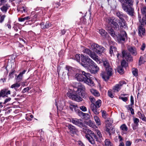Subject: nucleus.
Returning a JSON list of instances; mask_svg holds the SVG:
<instances>
[{"mask_svg":"<svg viewBox=\"0 0 146 146\" xmlns=\"http://www.w3.org/2000/svg\"><path fill=\"white\" fill-rule=\"evenodd\" d=\"M82 74H76L75 75V78L78 81L82 82L86 84L91 86H94V83L91 79V75L89 73H86L84 71L82 72Z\"/></svg>","mask_w":146,"mask_h":146,"instance_id":"obj_3","label":"nucleus"},{"mask_svg":"<svg viewBox=\"0 0 146 146\" xmlns=\"http://www.w3.org/2000/svg\"><path fill=\"white\" fill-rule=\"evenodd\" d=\"M117 44L115 42H113L112 44L110 46V53L111 56L112 55H115L117 52V48L116 47Z\"/></svg>","mask_w":146,"mask_h":146,"instance_id":"obj_9","label":"nucleus"},{"mask_svg":"<svg viewBox=\"0 0 146 146\" xmlns=\"http://www.w3.org/2000/svg\"><path fill=\"white\" fill-rule=\"evenodd\" d=\"M70 121L74 124L80 127H83L84 126L81 120L77 118H72Z\"/></svg>","mask_w":146,"mask_h":146,"instance_id":"obj_12","label":"nucleus"},{"mask_svg":"<svg viewBox=\"0 0 146 146\" xmlns=\"http://www.w3.org/2000/svg\"><path fill=\"white\" fill-rule=\"evenodd\" d=\"M91 47L93 50L99 54H101L104 49V48L102 46H99L96 43L92 44L91 45Z\"/></svg>","mask_w":146,"mask_h":146,"instance_id":"obj_8","label":"nucleus"},{"mask_svg":"<svg viewBox=\"0 0 146 146\" xmlns=\"http://www.w3.org/2000/svg\"><path fill=\"white\" fill-rule=\"evenodd\" d=\"M117 72L120 74H123L124 72L123 67L121 66H119L117 68Z\"/></svg>","mask_w":146,"mask_h":146,"instance_id":"obj_38","label":"nucleus"},{"mask_svg":"<svg viewBox=\"0 0 146 146\" xmlns=\"http://www.w3.org/2000/svg\"><path fill=\"white\" fill-rule=\"evenodd\" d=\"M87 124L90 127H92L93 126L94 124L90 120L87 122Z\"/></svg>","mask_w":146,"mask_h":146,"instance_id":"obj_52","label":"nucleus"},{"mask_svg":"<svg viewBox=\"0 0 146 146\" xmlns=\"http://www.w3.org/2000/svg\"><path fill=\"white\" fill-rule=\"evenodd\" d=\"M93 60L95 61L98 63H101L99 57L94 52H92L89 56Z\"/></svg>","mask_w":146,"mask_h":146,"instance_id":"obj_16","label":"nucleus"},{"mask_svg":"<svg viewBox=\"0 0 146 146\" xmlns=\"http://www.w3.org/2000/svg\"><path fill=\"white\" fill-rule=\"evenodd\" d=\"M141 11L143 14H146V7H143L141 9Z\"/></svg>","mask_w":146,"mask_h":146,"instance_id":"obj_50","label":"nucleus"},{"mask_svg":"<svg viewBox=\"0 0 146 146\" xmlns=\"http://www.w3.org/2000/svg\"><path fill=\"white\" fill-rule=\"evenodd\" d=\"M85 88L84 86L79 88H74L73 91L70 90L67 93V96L73 100L77 102H80L82 100V98H86L87 94L85 91Z\"/></svg>","mask_w":146,"mask_h":146,"instance_id":"obj_1","label":"nucleus"},{"mask_svg":"<svg viewBox=\"0 0 146 146\" xmlns=\"http://www.w3.org/2000/svg\"><path fill=\"white\" fill-rule=\"evenodd\" d=\"M118 23L120 27L125 28L126 27L127 25L125 19H120L118 21Z\"/></svg>","mask_w":146,"mask_h":146,"instance_id":"obj_25","label":"nucleus"},{"mask_svg":"<svg viewBox=\"0 0 146 146\" xmlns=\"http://www.w3.org/2000/svg\"><path fill=\"white\" fill-rule=\"evenodd\" d=\"M90 100L92 103V104L94 103L95 101V99L93 97H90Z\"/></svg>","mask_w":146,"mask_h":146,"instance_id":"obj_61","label":"nucleus"},{"mask_svg":"<svg viewBox=\"0 0 146 146\" xmlns=\"http://www.w3.org/2000/svg\"><path fill=\"white\" fill-rule=\"evenodd\" d=\"M120 87L119 85L118 84H116L113 88L112 90L113 91V92H118L120 90Z\"/></svg>","mask_w":146,"mask_h":146,"instance_id":"obj_29","label":"nucleus"},{"mask_svg":"<svg viewBox=\"0 0 146 146\" xmlns=\"http://www.w3.org/2000/svg\"><path fill=\"white\" fill-rule=\"evenodd\" d=\"M120 129L121 131V132L124 134L126 133L128 130V128L125 124L122 125L120 127Z\"/></svg>","mask_w":146,"mask_h":146,"instance_id":"obj_26","label":"nucleus"},{"mask_svg":"<svg viewBox=\"0 0 146 146\" xmlns=\"http://www.w3.org/2000/svg\"><path fill=\"white\" fill-rule=\"evenodd\" d=\"M106 71L107 73L102 72L101 74V75L102 78L106 81L108 80L109 78L111 76L112 74V72H111V75L110 76L108 73V71Z\"/></svg>","mask_w":146,"mask_h":146,"instance_id":"obj_19","label":"nucleus"},{"mask_svg":"<svg viewBox=\"0 0 146 146\" xmlns=\"http://www.w3.org/2000/svg\"><path fill=\"white\" fill-rule=\"evenodd\" d=\"M114 93L113 91L112 90H110L108 92V95L110 97L113 98L114 95Z\"/></svg>","mask_w":146,"mask_h":146,"instance_id":"obj_34","label":"nucleus"},{"mask_svg":"<svg viewBox=\"0 0 146 146\" xmlns=\"http://www.w3.org/2000/svg\"><path fill=\"white\" fill-rule=\"evenodd\" d=\"M83 52L88 54L89 56L90 55V54L92 52L88 48H85L83 50Z\"/></svg>","mask_w":146,"mask_h":146,"instance_id":"obj_40","label":"nucleus"},{"mask_svg":"<svg viewBox=\"0 0 146 146\" xmlns=\"http://www.w3.org/2000/svg\"><path fill=\"white\" fill-rule=\"evenodd\" d=\"M116 15L120 19H126L127 18V16L124 14L123 12L118 11L116 13Z\"/></svg>","mask_w":146,"mask_h":146,"instance_id":"obj_18","label":"nucleus"},{"mask_svg":"<svg viewBox=\"0 0 146 146\" xmlns=\"http://www.w3.org/2000/svg\"><path fill=\"white\" fill-rule=\"evenodd\" d=\"M1 17L0 19V22L2 23L4 20V19L6 17L5 15H4L2 16H0Z\"/></svg>","mask_w":146,"mask_h":146,"instance_id":"obj_53","label":"nucleus"},{"mask_svg":"<svg viewBox=\"0 0 146 146\" xmlns=\"http://www.w3.org/2000/svg\"><path fill=\"white\" fill-rule=\"evenodd\" d=\"M106 30L113 37H115V32L111 27L108 26L106 27Z\"/></svg>","mask_w":146,"mask_h":146,"instance_id":"obj_21","label":"nucleus"},{"mask_svg":"<svg viewBox=\"0 0 146 146\" xmlns=\"http://www.w3.org/2000/svg\"><path fill=\"white\" fill-rule=\"evenodd\" d=\"M102 101L100 100H98L94 103L91 104L90 105V108L93 113L96 115L99 114V109L101 105Z\"/></svg>","mask_w":146,"mask_h":146,"instance_id":"obj_6","label":"nucleus"},{"mask_svg":"<svg viewBox=\"0 0 146 146\" xmlns=\"http://www.w3.org/2000/svg\"><path fill=\"white\" fill-rule=\"evenodd\" d=\"M146 47L145 44L144 43H143L141 47V49L142 50H144Z\"/></svg>","mask_w":146,"mask_h":146,"instance_id":"obj_60","label":"nucleus"},{"mask_svg":"<svg viewBox=\"0 0 146 146\" xmlns=\"http://www.w3.org/2000/svg\"><path fill=\"white\" fill-rule=\"evenodd\" d=\"M126 62L124 60H123L121 62V66L122 67H125L126 66Z\"/></svg>","mask_w":146,"mask_h":146,"instance_id":"obj_54","label":"nucleus"},{"mask_svg":"<svg viewBox=\"0 0 146 146\" xmlns=\"http://www.w3.org/2000/svg\"><path fill=\"white\" fill-rule=\"evenodd\" d=\"M65 68L66 70L68 71V74L69 73H70L72 72L73 71V68L70 66L68 65L66 66L65 67Z\"/></svg>","mask_w":146,"mask_h":146,"instance_id":"obj_36","label":"nucleus"},{"mask_svg":"<svg viewBox=\"0 0 146 146\" xmlns=\"http://www.w3.org/2000/svg\"><path fill=\"white\" fill-rule=\"evenodd\" d=\"M90 91L95 96L98 97L100 96V94L99 92L95 89H91L90 90Z\"/></svg>","mask_w":146,"mask_h":146,"instance_id":"obj_28","label":"nucleus"},{"mask_svg":"<svg viewBox=\"0 0 146 146\" xmlns=\"http://www.w3.org/2000/svg\"><path fill=\"white\" fill-rule=\"evenodd\" d=\"M131 143V142L130 141H127L125 143V145L126 146H130Z\"/></svg>","mask_w":146,"mask_h":146,"instance_id":"obj_57","label":"nucleus"},{"mask_svg":"<svg viewBox=\"0 0 146 146\" xmlns=\"http://www.w3.org/2000/svg\"><path fill=\"white\" fill-rule=\"evenodd\" d=\"M43 28H48L50 26L49 23L48 21H47L45 24H43Z\"/></svg>","mask_w":146,"mask_h":146,"instance_id":"obj_44","label":"nucleus"},{"mask_svg":"<svg viewBox=\"0 0 146 146\" xmlns=\"http://www.w3.org/2000/svg\"><path fill=\"white\" fill-rule=\"evenodd\" d=\"M128 50L133 56H136L137 54L136 49L134 47H129L128 48Z\"/></svg>","mask_w":146,"mask_h":146,"instance_id":"obj_20","label":"nucleus"},{"mask_svg":"<svg viewBox=\"0 0 146 146\" xmlns=\"http://www.w3.org/2000/svg\"><path fill=\"white\" fill-rule=\"evenodd\" d=\"M138 18L139 21L141 24L140 25H145L146 26V15L143 17L142 19H141V17L139 15Z\"/></svg>","mask_w":146,"mask_h":146,"instance_id":"obj_23","label":"nucleus"},{"mask_svg":"<svg viewBox=\"0 0 146 146\" xmlns=\"http://www.w3.org/2000/svg\"><path fill=\"white\" fill-rule=\"evenodd\" d=\"M133 105H131V104L129 105L126 106V108L128 110H131V109H132V106Z\"/></svg>","mask_w":146,"mask_h":146,"instance_id":"obj_56","label":"nucleus"},{"mask_svg":"<svg viewBox=\"0 0 146 146\" xmlns=\"http://www.w3.org/2000/svg\"><path fill=\"white\" fill-rule=\"evenodd\" d=\"M133 120L134 124L136 126H138L139 123V120L138 118L133 117Z\"/></svg>","mask_w":146,"mask_h":146,"instance_id":"obj_37","label":"nucleus"},{"mask_svg":"<svg viewBox=\"0 0 146 146\" xmlns=\"http://www.w3.org/2000/svg\"><path fill=\"white\" fill-rule=\"evenodd\" d=\"M101 111L102 112V117L105 119L107 117V115L108 114L106 113V111L105 110H101Z\"/></svg>","mask_w":146,"mask_h":146,"instance_id":"obj_43","label":"nucleus"},{"mask_svg":"<svg viewBox=\"0 0 146 146\" xmlns=\"http://www.w3.org/2000/svg\"><path fill=\"white\" fill-rule=\"evenodd\" d=\"M126 84V82L125 81H120L119 82L118 84L119 85V86L121 87L122 86L123 84Z\"/></svg>","mask_w":146,"mask_h":146,"instance_id":"obj_58","label":"nucleus"},{"mask_svg":"<svg viewBox=\"0 0 146 146\" xmlns=\"http://www.w3.org/2000/svg\"><path fill=\"white\" fill-rule=\"evenodd\" d=\"M77 112L78 113V115L81 117H82L84 113L78 109L77 110Z\"/></svg>","mask_w":146,"mask_h":146,"instance_id":"obj_47","label":"nucleus"},{"mask_svg":"<svg viewBox=\"0 0 146 146\" xmlns=\"http://www.w3.org/2000/svg\"><path fill=\"white\" fill-rule=\"evenodd\" d=\"M31 19V17L30 16H28L25 17L24 18H19L18 19V21L20 22H23L25 20H27L30 19Z\"/></svg>","mask_w":146,"mask_h":146,"instance_id":"obj_33","label":"nucleus"},{"mask_svg":"<svg viewBox=\"0 0 146 146\" xmlns=\"http://www.w3.org/2000/svg\"><path fill=\"white\" fill-rule=\"evenodd\" d=\"M106 127H108L110 128V129H111V130L112 131V133H114L115 132V130L113 131V129L112 127L111 124L110 123H107L106 125Z\"/></svg>","mask_w":146,"mask_h":146,"instance_id":"obj_45","label":"nucleus"},{"mask_svg":"<svg viewBox=\"0 0 146 146\" xmlns=\"http://www.w3.org/2000/svg\"><path fill=\"white\" fill-rule=\"evenodd\" d=\"M10 94V91L9 90L7 91L6 89L2 90L0 91V99L1 97H4L5 96L7 97V96Z\"/></svg>","mask_w":146,"mask_h":146,"instance_id":"obj_17","label":"nucleus"},{"mask_svg":"<svg viewBox=\"0 0 146 146\" xmlns=\"http://www.w3.org/2000/svg\"><path fill=\"white\" fill-rule=\"evenodd\" d=\"M90 117V116L88 114L84 113L82 117L83 118H84L85 119L87 120L89 119Z\"/></svg>","mask_w":146,"mask_h":146,"instance_id":"obj_46","label":"nucleus"},{"mask_svg":"<svg viewBox=\"0 0 146 146\" xmlns=\"http://www.w3.org/2000/svg\"><path fill=\"white\" fill-rule=\"evenodd\" d=\"M80 20L81 21H82V20H83V21H84V22L83 23L84 24L86 22V19L84 17H83L82 18H81V19H80Z\"/></svg>","mask_w":146,"mask_h":146,"instance_id":"obj_64","label":"nucleus"},{"mask_svg":"<svg viewBox=\"0 0 146 146\" xmlns=\"http://www.w3.org/2000/svg\"><path fill=\"white\" fill-rule=\"evenodd\" d=\"M80 54H76L75 56V58L76 60L78 62H79L80 61Z\"/></svg>","mask_w":146,"mask_h":146,"instance_id":"obj_49","label":"nucleus"},{"mask_svg":"<svg viewBox=\"0 0 146 146\" xmlns=\"http://www.w3.org/2000/svg\"><path fill=\"white\" fill-rule=\"evenodd\" d=\"M20 86V85L19 84H18V83H16L12 85L11 86V88H14L15 89H16L17 88L19 87Z\"/></svg>","mask_w":146,"mask_h":146,"instance_id":"obj_41","label":"nucleus"},{"mask_svg":"<svg viewBox=\"0 0 146 146\" xmlns=\"http://www.w3.org/2000/svg\"><path fill=\"white\" fill-rule=\"evenodd\" d=\"M23 76H22V75L19 74L16 78L17 81L18 82H19L21 81L22 79Z\"/></svg>","mask_w":146,"mask_h":146,"instance_id":"obj_42","label":"nucleus"},{"mask_svg":"<svg viewBox=\"0 0 146 146\" xmlns=\"http://www.w3.org/2000/svg\"><path fill=\"white\" fill-rule=\"evenodd\" d=\"M131 104V105H133L134 104L133 98L132 96H131L130 98Z\"/></svg>","mask_w":146,"mask_h":146,"instance_id":"obj_55","label":"nucleus"},{"mask_svg":"<svg viewBox=\"0 0 146 146\" xmlns=\"http://www.w3.org/2000/svg\"><path fill=\"white\" fill-rule=\"evenodd\" d=\"M105 20L108 25H112L115 29L119 30V26L117 23L118 20L115 17L112 16L106 18Z\"/></svg>","mask_w":146,"mask_h":146,"instance_id":"obj_5","label":"nucleus"},{"mask_svg":"<svg viewBox=\"0 0 146 146\" xmlns=\"http://www.w3.org/2000/svg\"><path fill=\"white\" fill-rule=\"evenodd\" d=\"M104 142L105 146H113V143L111 142L109 139H106Z\"/></svg>","mask_w":146,"mask_h":146,"instance_id":"obj_30","label":"nucleus"},{"mask_svg":"<svg viewBox=\"0 0 146 146\" xmlns=\"http://www.w3.org/2000/svg\"><path fill=\"white\" fill-rule=\"evenodd\" d=\"M111 130V129H110V128L107 127H106V131L108 132L110 135H111V133H110V130Z\"/></svg>","mask_w":146,"mask_h":146,"instance_id":"obj_59","label":"nucleus"},{"mask_svg":"<svg viewBox=\"0 0 146 146\" xmlns=\"http://www.w3.org/2000/svg\"><path fill=\"white\" fill-rule=\"evenodd\" d=\"M96 132L97 134V135L98 136L99 139L102 141V139H103L102 135L100 131L98 130L97 129L96 130Z\"/></svg>","mask_w":146,"mask_h":146,"instance_id":"obj_39","label":"nucleus"},{"mask_svg":"<svg viewBox=\"0 0 146 146\" xmlns=\"http://www.w3.org/2000/svg\"><path fill=\"white\" fill-rule=\"evenodd\" d=\"M88 134L86 135V137L89 142L92 144H95V140L97 141L100 142L101 141L97 136L91 130L88 129Z\"/></svg>","mask_w":146,"mask_h":146,"instance_id":"obj_4","label":"nucleus"},{"mask_svg":"<svg viewBox=\"0 0 146 146\" xmlns=\"http://www.w3.org/2000/svg\"><path fill=\"white\" fill-rule=\"evenodd\" d=\"M139 35L140 36H142L145 33V29L141 25L139 26Z\"/></svg>","mask_w":146,"mask_h":146,"instance_id":"obj_24","label":"nucleus"},{"mask_svg":"<svg viewBox=\"0 0 146 146\" xmlns=\"http://www.w3.org/2000/svg\"><path fill=\"white\" fill-rule=\"evenodd\" d=\"M103 65L105 68L106 71H108V73L110 76L111 75V72H112V69L110 66L108 61L107 60H105L103 61Z\"/></svg>","mask_w":146,"mask_h":146,"instance_id":"obj_11","label":"nucleus"},{"mask_svg":"<svg viewBox=\"0 0 146 146\" xmlns=\"http://www.w3.org/2000/svg\"><path fill=\"white\" fill-rule=\"evenodd\" d=\"M80 108L82 111H87L86 107L84 106H80Z\"/></svg>","mask_w":146,"mask_h":146,"instance_id":"obj_51","label":"nucleus"},{"mask_svg":"<svg viewBox=\"0 0 146 146\" xmlns=\"http://www.w3.org/2000/svg\"><path fill=\"white\" fill-rule=\"evenodd\" d=\"M94 118L96 122L98 125H101L100 120L98 116L96 115L95 116H94Z\"/></svg>","mask_w":146,"mask_h":146,"instance_id":"obj_31","label":"nucleus"},{"mask_svg":"<svg viewBox=\"0 0 146 146\" xmlns=\"http://www.w3.org/2000/svg\"><path fill=\"white\" fill-rule=\"evenodd\" d=\"M132 73L133 75L135 76H138V70L136 68H133L132 69Z\"/></svg>","mask_w":146,"mask_h":146,"instance_id":"obj_32","label":"nucleus"},{"mask_svg":"<svg viewBox=\"0 0 146 146\" xmlns=\"http://www.w3.org/2000/svg\"><path fill=\"white\" fill-rule=\"evenodd\" d=\"M133 6L127 5L122 6V7L124 11L127 13L130 16H132L133 15L134 12V9L132 7Z\"/></svg>","mask_w":146,"mask_h":146,"instance_id":"obj_7","label":"nucleus"},{"mask_svg":"<svg viewBox=\"0 0 146 146\" xmlns=\"http://www.w3.org/2000/svg\"><path fill=\"white\" fill-rule=\"evenodd\" d=\"M10 7V6L9 5L6 4L3 5L0 8V9L4 13H6Z\"/></svg>","mask_w":146,"mask_h":146,"instance_id":"obj_27","label":"nucleus"},{"mask_svg":"<svg viewBox=\"0 0 146 146\" xmlns=\"http://www.w3.org/2000/svg\"><path fill=\"white\" fill-rule=\"evenodd\" d=\"M30 89V88H29L28 87H27L26 88H24L22 90V93H24L27 92H28Z\"/></svg>","mask_w":146,"mask_h":146,"instance_id":"obj_48","label":"nucleus"},{"mask_svg":"<svg viewBox=\"0 0 146 146\" xmlns=\"http://www.w3.org/2000/svg\"><path fill=\"white\" fill-rule=\"evenodd\" d=\"M11 99V98H8L6 99L5 100V101L4 103L5 104L6 103H7L8 102H9L10 101Z\"/></svg>","mask_w":146,"mask_h":146,"instance_id":"obj_63","label":"nucleus"},{"mask_svg":"<svg viewBox=\"0 0 146 146\" xmlns=\"http://www.w3.org/2000/svg\"><path fill=\"white\" fill-rule=\"evenodd\" d=\"M99 32L100 34L103 36H105L107 34V32L103 29H101L99 30Z\"/></svg>","mask_w":146,"mask_h":146,"instance_id":"obj_35","label":"nucleus"},{"mask_svg":"<svg viewBox=\"0 0 146 146\" xmlns=\"http://www.w3.org/2000/svg\"><path fill=\"white\" fill-rule=\"evenodd\" d=\"M127 36L125 31H122L120 34L118 35V40L120 41L125 42L127 40Z\"/></svg>","mask_w":146,"mask_h":146,"instance_id":"obj_10","label":"nucleus"},{"mask_svg":"<svg viewBox=\"0 0 146 146\" xmlns=\"http://www.w3.org/2000/svg\"><path fill=\"white\" fill-rule=\"evenodd\" d=\"M70 109L72 111H75L77 112V110L78 109V107L77 105L74 104L72 103H70L69 106Z\"/></svg>","mask_w":146,"mask_h":146,"instance_id":"obj_22","label":"nucleus"},{"mask_svg":"<svg viewBox=\"0 0 146 146\" xmlns=\"http://www.w3.org/2000/svg\"><path fill=\"white\" fill-rule=\"evenodd\" d=\"M122 54L123 58H125L127 61H130L132 60L131 56L129 53L124 50L122 51Z\"/></svg>","mask_w":146,"mask_h":146,"instance_id":"obj_14","label":"nucleus"},{"mask_svg":"<svg viewBox=\"0 0 146 146\" xmlns=\"http://www.w3.org/2000/svg\"><path fill=\"white\" fill-rule=\"evenodd\" d=\"M68 129H69L70 132L72 134H76L78 131V129L74 126L71 124H69L67 126Z\"/></svg>","mask_w":146,"mask_h":146,"instance_id":"obj_13","label":"nucleus"},{"mask_svg":"<svg viewBox=\"0 0 146 146\" xmlns=\"http://www.w3.org/2000/svg\"><path fill=\"white\" fill-rule=\"evenodd\" d=\"M120 99L125 102H126L128 100V98L126 97H121Z\"/></svg>","mask_w":146,"mask_h":146,"instance_id":"obj_62","label":"nucleus"},{"mask_svg":"<svg viewBox=\"0 0 146 146\" xmlns=\"http://www.w3.org/2000/svg\"><path fill=\"white\" fill-rule=\"evenodd\" d=\"M121 4V6L128 5H133L134 3L133 0H120Z\"/></svg>","mask_w":146,"mask_h":146,"instance_id":"obj_15","label":"nucleus"},{"mask_svg":"<svg viewBox=\"0 0 146 146\" xmlns=\"http://www.w3.org/2000/svg\"><path fill=\"white\" fill-rule=\"evenodd\" d=\"M81 64L85 67L88 66V69L91 73L96 74L99 71V67L88 56L81 54Z\"/></svg>","mask_w":146,"mask_h":146,"instance_id":"obj_2","label":"nucleus"}]
</instances>
